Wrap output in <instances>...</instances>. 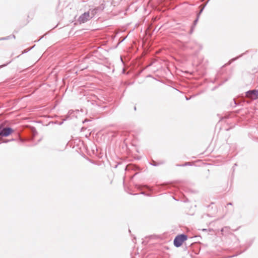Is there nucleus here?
Returning <instances> with one entry per match:
<instances>
[{
	"mask_svg": "<svg viewBox=\"0 0 258 258\" xmlns=\"http://www.w3.org/2000/svg\"><path fill=\"white\" fill-rule=\"evenodd\" d=\"M187 239V236L185 234L178 235L175 237L173 241L174 246L176 247H180Z\"/></svg>",
	"mask_w": 258,
	"mask_h": 258,
	"instance_id": "f257e3e1",
	"label": "nucleus"
},
{
	"mask_svg": "<svg viewBox=\"0 0 258 258\" xmlns=\"http://www.w3.org/2000/svg\"><path fill=\"white\" fill-rule=\"evenodd\" d=\"M14 132V130L10 127H4L3 125L0 124V137H7Z\"/></svg>",
	"mask_w": 258,
	"mask_h": 258,
	"instance_id": "f03ea898",
	"label": "nucleus"
},
{
	"mask_svg": "<svg viewBox=\"0 0 258 258\" xmlns=\"http://www.w3.org/2000/svg\"><path fill=\"white\" fill-rule=\"evenodd\" d=\"M245 97L251 100H255L258 98V90L253 89L245 92Z\"/></svg>",
	"mask_w": 258,
	"mask_h": 258,
	"instance_id": "7ed1b4c3",
	"label": "nucleus"
},
{
	"mask_svg": "<svg viewBox=\"0 0 258 258\" xmlns=\"http://www.w3.org/2000/svg\"><path fill=\"white\" fill-rule=\"evenodd\" d=\"M90 19V13L89 12H85L82 14L79 18L78 21L81 23H84Z\"/></svg>",
	"mask_w": 258,
	"mask_h": 258,
	"instance_id": "20e7f679",
	"label": "nucleus"
},
{
	"mask_svg": "<svg viewBox=\"0 0 258 258\" xmlns=\"http://www.w3.org/2000/svg\"><path fill=\"white\" fill-rule=\"evenodd\" d=\"M229 229H230V228L229 227H227V226H225V227L222 228L221 229V232L222 233V235H225L224 233H225L226 234L229 233L230 232H229Z\"/></svg>",
	"mask_w": 258,
	"mask_h": 258,
	"instance_id": "39448f33",
	"label": "nucleus"
},
{
	"mask_svg": "<svg viewBox=\"0 0 258 258\" xmlns=\"http://www.w3.org/2000/svg\"><path fill=\"white\" fill-rule=\"evenodd\" d=\"M198 19H199V16H198V17H197V19H196L194 21V25H196V24H197V22H198Z\"/></svg>",
	"mask_w": 258,
	"mask_h": 258,
	"instance_id": "423d86ee",
	"label": "nucleus"
},
{
	"mask_svg": "<svg viewBox=\"0 0 258 258\" xmlns=\"http://www.w3.org/2000/svg\"><path fill=\"white\" fill-rule=\"evenodd\" d=\"M11 61H10L9 62H7L6 64H4L3 65H2L0 66V68H2V67H5L7 65H8V64H9L10 63H11Z\"/></svg>",
	"mask_w": 258,
	"mask_h": 258,
	"instance_id": "0eeeda50",
	"label": "nucleus"
},
{
	"mask_svg": "<svg viewBox=\"0 0 258 258\" xmlns=\"http://www.w3.org/2000/svg\"><path fill=\"white\" fill-rule=\"evenodd\" d=\"M233 102H234V106H236L238 104L237 103L236 100H235V99H233Z\"/></svg>",
	"mask_w": 258,
	"mask_h": 258,
	"instance_id": "6e6552de",
	"label": "nucleus"
},
{
	"mask_svg": "<svg viewBox=\"0 0 258 258\" xmlns=\"http://www.w3.org/2000/svg\"><path fill=\"white\" fill-rule=\"evenodd\" d=\"M203 9H204V8H203V9L200 11V12H199V14L198 15H200V14L202 12V11H203ZM198 16H199V15H198Z\"/></svg>",
	"mask_w": 258,
	"mask_h": 258,
	"instance_id": "1a4fd4ad",
	"label": "nucleus"
},
{
	"mask_svg": "<svg viewBox=\"0 0 258 258\" xmlns=\"http://www.w3.org/2000/svg\"><path fill=\"white\" fill-rule=\"evenodd\" d=\"M232 204L231 203H229L227 204V205H232Z\"/></svg>",
	"mask_w": 258,
	"mask_h": 258,
	"instance_id": "9d476101",
	"label": "nucleus"
},
{
	"mask_svg": "<svg viewBox=\"0 0 258 258\" xmlns=\"http://www.w3.org/2000/svg\"><path fill=\"white\" fill-rule=\"evenodd\" d=\"M185 98L187 100H188L190 99V98H188L187 97H185Z\"/></svg>",
	"mask_w": 258,
	"mask_h": 258,
	"instance_id": "9b49d317",
	"label": "nucleus"
},
{
	"mask_svg": "<svg viewBox=\"0 0 258 258\" xmlns=\"http://www.w3.org/2000/svg\"><path fill=\"white\" fill-rule=\"evenodd\" d=\"M192 31H193V30H192V28H191V30H190V33H191L192 32Z\"/></svg>",
	"mask_w": 258,
	"mask_h": 258,
	"instance_id": "f8f14e48",
	"label": "nucleus"
},
{
	"mask_svg": "<svg viewBox=\"0 0 258 258\" xmlns=\"http://www.w3.org/2000/svg\"><path fill=\"white\" fill-rule=\"evenodd\" d=\"M192 31H193V30H192V28H191V30H190V33H191L192 32Z\"/></svg>",
	"mask_w": 258,
	"mask_h": 258,
	"instance_id": "ddd939ff",
	"label": "nucleus"
},
{
	"mask_svg": "<svg viewBox=\"0 0 258 258\" xmlns=\"http://www.w3.org/2000/svg\"><path fill=\"white\" fill-rule=\"evenodd\" d=\"M236 58H235L232 59V61H234V60H236Z\"/></svg>",
	"mask_w": 258,
	"mask_h": 258,
	"instance_id": "4468645a",
	"label": "nucleus"
},
{
	"mask_svg": "<svg viewBox=\"0 0 258 258\" xmlns=\"http://www.w3.org/2000/svg\"><path fill=\"white\" fill-rule=\"evenodd\" d=\"M141 194L143 195H145V193L144 192H142Z\"/></svg>",
	"mask_w": 258,
	"mask_h": 258,
	"instance_id": "2eb2a0df",
	"label": "nucleus"
},
{
	"mask_svg": "<svg viewBox=\"0 0 258 258\" xmlns=\"http://www.w3.org/2000/svg\"><path fill=\"white\" fill-rule=\"evenodd\" d=\"M27 51H24V52H22V53H24V52H27Z\"/></svg>",
	"mask_w": 258,
	"mask_h": 258,
	"instance_id": "dca6fc26",
	"label": "nucleus"
},
{
	"mask_svg": "<svg viewBox=\"0 0 258 258\" xmlns=\"http://www.w3.org/2000/svg\"><path fill=\"white\" fill-rule=\"evenodd\" d=\"M134 109H135V110H136V106L134 107Z\"/></svg>",
	"mask_w": 258,
	"mask_h": 258,
	"instance_id": "f3484780",
	"label": "nucleus"
}]
</instances>
